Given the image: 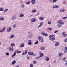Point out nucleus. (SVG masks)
Instances as JSON below:
<instances>
[{
	"mask_svg": "<svg viewBox=\"0 0 67 67\" xmlns=\"http://www.w3.org/2000/svg\"><path fill=\"white\" fill-rule=\"evenodd\" d=\"M37 39H38V40H39V41L41 43H42L44 42L43 39L41 37H40V36H39L38 37Z\"/></svg>",
	"mask_w": 67,
	"mask_h": 67,
	"instance_id": "1",
	"label": "nucleus"
},
{
	"mask_svg": "<svg viewBox=\"0 0 67 67\" xmlns=\"http://www.w3.org/2000/svg\"><path fill=\"white\" fill-rule=\"evenodd\" d=\"M8 50H9L11 51H14V49H13V48L12 47H9V48H7Z\"/></svg>",
	"mask_w": 67,
	"mask_h": 67,
	"instance_id": "2",
	"label": "nucleus"
},
{
	"mask_svg": "<svg viewBox=\"0 0 67 67\" xmlns=\"http://www.w3.org/2000/svg\"><path fill=\"white\" fill-rule=\"evenodd\" d=\"M16 19V16L14 15L13 16H12V21H14Z\"/></svg>",
	"mask_w": 67,
	"mask_h": 67,
	"instance_id": "3",
	"label": "nucleus"
},
{
	"mask_svg": "<svg viewBox=\"0 0 67 67\" xmlns=\"http://www.w3.org/2000/svg\"><path fill=\"white\" fill-rule=\"evenodd\" d=\"M12 30V28L11 27H8L7 29V32H10V31H11Z\"/></svg>",
	"mask_w": 67,
	"mask_h": 67,
	"instance_id": "4",
	"label": "nucleus"
},
{
	"mask_svg": "<svg viewBox=\"0 0 67 67\" xmlns=\"http://www.w3.org/2000/svg\"><path fill=\"white\" fill-rule=\"evenodd\" d=\"M33 37V36L32 34H30L29 35L27 36V38H32Z\"/></svg>",
	"mask_w": 67,
	"mask_h": 67,
	"instance_id": "5",
	"label": "nucleus"
},
{
	"mask_svg": "<svg viewBox=\"0 0 67 67\" xmlns=\"http://www.w3.org/2000/svg\"><path fill=\"white\" fill-rule=\"evenodd\" d=\"M45 59L46 62H48L49 60V58L47 56H46L45 58Z\"/></svg>",
	"mask_w": 67,
	"mask_h": 67,
	"instance_id": "6",
	"label": "nucleus"
},
{
	"mask_svg": "<svg viewBox=\"0 0 67 67\" xmlns=\"http://www.w3.org/2000/svg\"><path fill=\"white\" fill-rule=\"evenodd\" d=\"M43 23L42 22L40 23V25L38 26V28H40V27H41V26H43Z\"/></svg>",
	"mask_w": 67,
	"mask_h": 67,
	"instance_id": "7",
	"label": "nucleus"
},
{
	"mask_svg": "<svg viewBox=\"0 0 67 67\" xmlns=\"http://www.w3.org/2000/svg\"><path fill=\"white\" fill-rule=\"evenodd\" d=\"M58 7H59L58 5H54L53 6L52 8L53 9H55V8H58Z\"/></svg>",
	"mask_w": 67,
	"mask_h": 67,
	"instance_id": "8",
	"label": "nucleus"
},
{
	"mask_svg": "<svg viewBox=\"0 0 67 67\" xmlns=\"http://www.w3.org/2000/svg\"><path fill=\"white\" fill-rule=\"evenodd\" d=\"M36 20L35 18H32L31 20L32 22H36Z\"/></svg>",
	"mask_w": 67,
	"mask_h": 67,
	"instance_id": "9",
	"label": "nucleus"
},
{
	"mask_svg": "<svg viewBox=\"0 0 67 67\" xmlns=\"http://www.w3.org/2000/svg\"><path fill=\"white\" fill-rule=\"evenodd\" d=\"M27 50H26L24 52H23L22 53V55H25L26 54H27Z\"/></svg>",
	"mask_w": 67,
	"mask_h": 67,
	"instance_id": "10",
	"label": "nucleus"
},
{
	"mask_svg": "<svg viewBox=\"0 0 67 67\" xmlns=\"http://www.w3.org/2000/svg\"><path fill=\"white\" fill-rule=\"evenodd\" d=\"M35 0H31V3L32 4H34L35 3Z\"/></svg>",
	"mask_w": 67,
	"mask_h": 67,
	"instance_id": "11",
	"label": "nucleus"
},
{
	"mask_svg": "<svg viewBox=\"0 0 67 67\" xmlns=\"http://www.w3.org/2000/svg\"><path fill=\"white\" fill-rule=\"evenodd\" d=\"M16 54V52L15 51L14 52V53L13 54V55L12 56V57H14L15 56V55Z\"/></svg>",
	"mask_w": 67,
	"mask_h": 67,
	"instance_id": "12",
	"label": "nucleus"
},
{
	"mask_svg": "<svg viewBox=\"0 0 67 67\" xmlns=\"http://www.w3.org/2000/svg\"><path fill=\"white\" fill-rule=\"evenodd\" d=\"M59 43L58 42H57L56 43H55V46H57L59 45Z\"/></svg>",
	"mask_w": 67,
	"mask_h": 67,
	"instance_id": "13",
	"label": "nucleus"
},
{
	"mask_svg": "<svg viewBox=\"0 0 67 67\" xmlns=\"http://www.w3.org/2000/svg\"><path fill=\"white\" fill-rule=\"evenodd\" d=\"M63 55V53L60 52L58 54L59 57H60L61 56H62Z\"/></svg>",
	"mask_w": 67,
	"mask_h": 67,
	"instance_id": "14",
	"label": "nucleus"
},
{
	"mask_svg": "<svg viewBox=\"0 0 67 67\" xmlns=\"http://www.w3.org/2000/svg\"><path fill=\"white\" fill-rule=\"evenodd\" d=\"M14 35H11L10 38L11 39H12V38H14Z\"/></svg>",
	"mask_w": 67,
	"mask_h": 67,
	"instance_id": "15",
	"label": "nucleus"
},
{
	"mask_svg": "<svg viewBox=\"0 0 67 67\" xmlns=\"http://www.w3.org/2000/svg\"><path fill=\"white\" fill-rule=\"evenodd\" d=\"M39 20H40L41 21H43L44 19V18L43 17H40L39 18Z\"/></svg>",
	"mask_w": 67,
	"mask_h": 67,
	"instance_id": "16",
	"label": "nucleus"
},
{
	"mask_svg": "<svg viewBox=\"0 0 67 67\" xmlns=\"http://www.w3.org/2000/svg\"><path fill=\"white\" fill-rule=\"evenodd\" d=\"M45 47H41L40 48V49L42 51L45 50Z\"/></svg>",
	"mask_w": 67,
	"mask_h": 67,
	"instance_id": "17",
	"label": "nucleus"
},
{
	"mask_svg": "<svg viewBox=\"0 0 67 67\" xmlns=\"http://www.w3.org/2000/svg\"><path fill=\"white\" fill-rule=\"evenodd\" d=\"M16 63V61L15 60H13L12 62V65H15V64Z\"/></svg>",
	"mask_w": 67,
	"mask_h": 67,
	"instance_id": "18",
	"label": "nucleus"
},
{
	"mask_svg": "<svg viewBox=\"0 0 67 67\" xmlns=\"http://www.w3.org/2000/svg\"><path fill=\"white\" fill-rule=\"evenodd\" d=\"M29 55H32L34 54V53L33 52H29Z\"/></svg>",
	"mask_w": 67,
	"mask_h": 67,
	"instance_id": "19",
	"label": "nucleus"
},
{
	"mask_svg": "<svg viewBox=\"0 0 67 67\" xmlns=\"http://www.w3.org/2000/svg\"><path fill=\"white\" fill-rule=\"evenodd\" d=\"M36 9H34L32 11H31V12H32V13H35V12H36Z\"/></svg>",
	"mask_w": 67,
	"mask_h": 67,
	"instance_id": "20",
	"label": "nucleus"
},
{
	"mask_svg": "<svg viewBox=\"0 0 67 67\" xmlns=\"http://www.w3.org/2000/svg\"><path fill=\"white\" fill-rule=\"evenodd\" d=\"M25 44L24 43H23L21 44L20 45V47H24Z\"/></svg>",
	"mask_w": 67,
	"mask_h": 67,
	"instance_id": "21",
	"label": "nucleus"
},
{
	"mask_svg": "<svg viewBox=\"0 0 67 67\" xmlns=\"http://www.w3.org/2000/svg\"><path fill=\"white\" fill-rule=\"evenodd\" d=\"M24 16V14H21L19 15L20 18H22Z\"/></svg>",
	"mask_w": 67,
	"mask_h": 67,
	"instance_id": "22",
	"label": "nucleus"
},
{
	"mask_svg": "<svg viewBox=\"0 0 67 67\" xmlns=\"http://www.w3.org/2000/svg\"><path fill=\"white\" fill-rule=\"evenodd\" d=\"M59 24H61L62 23V20H60L57 22Z\"/></svg>",
	"mask_w": 67,
	"mask_h": 67,
	"instance_id": "23",
	"label": "nucleus"
},
{
	"mask_svg": "<svg viewBox=\"0 0 67 67\" xmlns=\"http://www.w3.org/2000/svg\"><path fill=\"white\" fill-rule=\"evenodd\" d=\"M55 40V38L54 37H53L51 39H50L51 41H54Z\"/></svg>",
	"mask_w": 67,
	"mask_h": 67,
	"instance_id": "24",
	"label": "nucleus"
},
{
	"mask_svg": "<svg viewBox=\"0 0 67 67\" xmlns=\"http://www.w3.org/2000/svg\"><path fill=\"white\" fill-rule=\"evenodd\" d=\"M43 55H44V54H43L42 53H41L40 54V57H42V56H43Z\"/></svg>",
	"mask_w": 67,
	"mask_h": 67,
	"instance_id": "25",
	"label": "nucleus"
},
{
	"mask_svg": "<svg viewBox=\"0 0 67 67\" xmlns=\"http://www.w3.org/2000/svg\"><path fill=\"white\" fill-rule=\"evenodd\" d=\"M25 5H24V4H22L21 6V8H24V7H25Z\"/></svg>",
	"mask_w": 67,
	"mask_h": 67,
	"instance_id": "26",
	"label": "nucleus"
},
{
	"mask_svg": "<svg viewBox=\"0 0 67 67\" xmlns=\"http://www.w3.org/2000/svg\"><path fill=\"white\" fill-rule=\"evenodd\" d=\"M64 11H65V10H64V9H61L60 10V12H64Z\"/></svg>",
	"mask_w": 67,
	"mask_h": 67,
	"instance_id": "27",
	"label": "nucleus"
},
{
	"mask_svg": "<svg viewBox=\"0 0 67 67\" xmlns=\"http://www.w3.org/2000/svg\"><path fill=\"white\" fill-rule=\"evenodd\" d=\"M16 51L17 53H18V54H19L21 52V51H19L18 49H17Z\"/></svg>",
	"mask_w": 67,
	"mask_h": 67,
	"instance_id": "28",
	"label": "nucleus"
},
{
	"mask_svg": "<svg viewBox=\"0 0 67 67\" xmlns=\"http://www.w3.org/2000/svg\"><path fill=\"white\" fill-rule=\"evenodd\" d=\"M13 28L15 29L16 27V24H15L13 25Z\"/></svg>",
	"mask_w": 67,
	"mask_h": 67,
	"instance_id": "29",
	"label": "nucleus"
},
{
	"mask_svg": "<svg viewBox=\"0 0 67 67\" xmlns=\"http://www.w3.org/2000/svg\"><path fill=\"white\" fill-rule=\"evenodd\" d=\"M10 45L12 46V47H13V46H15V45L14 43H11L10 44Z\"/></svg>",
	"mask_w": 67,
	"mask_h": 67,
	"instance_id": "30",
	"label": "nucleus"
},
{
	"mask_svg": "<svg viewBox=\"0 0 67 67\" xmlns=\"http://www.w3.org/2000/svg\"><path fill=\"white\" fill-rule=\"evenodd\" d=\"M0 11H4V10L3 8H0Z\"/></svg>",
	"mask_w": 67,
	"mask_h": 67,
	"instance_id": "31",
	"label": "nucleus"
},
{
	"mask_svg": "<svg viewBox=\"0 0 67 67\" xmlns=\"http://www.w3.org/2000/svg\"><path fill=\"white\" fill-rule=\"evenodd\" d=\"M4 20V18L3 17H1L0 18V21Z\"/></svg>",
	"mask_w": 67,
	"mask_h": 67,
	"instance_id": "32",
	"label": "nucleus"
},
{
	"mask_svg": "<svg viewBox=\"0 0 67 67\" xmlns=\"http://www.w3.org/2000/svg\"><path fill=\"white\" fill-rule=\"evenodd\" d=\"M33 63H31L30 64V67H33Z\"/></svg>",
	"mask_w": 67,
	"mask_h": 67,
	"instance_id": "33",
	"label": "nucleus"
},
{
	"mask_svg": "<svg viewBox=\"0 0 67 67\" xmlns=\"http://www.w3.org/2000/svg\"><path fill=\"white\" fill-rule=\"evenodd\" d=\"M67 36V35L66 34H65L63 35V36L64 37H66Z\"/></svg>",
	"mask_w": 67,
	"mask_h": 67,
	"instance_id": "34",
	"label": "nucleus"
},
{
	"mask_svg": "<svg viewBox=\"0 0 67 67\" xmlns=\"http://www.w3.org/2000/svg\"><path fill=\"white\" fill-rule=\"evenodd\" d=\"M28 45H32V42H29L28 43Z\"/></svg>",
	"mask_w": 67,
	"mask_h": 67,
	"instance_id": "35",
	"label": "nucleus"
},
{
	"mask_svg": "<svg viewBox=\"0 0 67 67\" xmlns=\"http://www.w3.org/2000/svg\"><path fill=\"white\" fill-rule=\"evenodd\" d=\"M64 42L65 43L67 42V38H66L65 40H64Z\"/></svg>",
	"mask_w": 67,
	"mask_h": 67,
	"instance_id": "36",
	"label": "nucleus"
},
{
	"mask_svg": "<svg viewBox=\"0 0 67 67\" xmlns=\"http://www.w3.org/2000/svg\"><path fill=\"white\" fill-rule=\"evenodd\" d=\"M42 35H45V33H44V32L42 31Z\"/></svg>",
	"mask_w": 67,
	"mask_h": 67,
	"instance_id": "37",
	"label": "nucleus"
},
{
	"mask_svg": "<svg viewBox=\"0 0 67 67\" xmlns=\"http://www.w3.org/2000/svg\"><path fill=\"white\" fill-rule=\"evenodd\" d=\"M38 41H37L35 43H34V44H38Z\"/></svg>",
	"mask_w": 67,
	"mask_h": 67,
	"instance_id": "38",
	"label": "nucleus"
},
{
	"mask_svg": "<svg viewBox=\"0 0 67 67\" xmlns=\"http://www.w3.org/2000/svg\"><path fill=\"white\" fill-rule=\"evenodd\" d=\"M66 59V58H64L62 59V61H65V60Z\"/></svg>",
	"mask_w": 67,
	"mask_h": 67,
	"instance_id": "39",
	"label": "nucleus"
},
{
	"mask_svg": "<svg viewBox=\"0 0 67 67\" xmlns=\"http://www.w3.org/2000/svg\"><path fill=\"white\" fill-rule=\"evenodd\" d=\"M30 3V1H29L26 3V4H29Z\"/></svg>",
	"mask_w": 67,
	"mask_h": 67,
	"instance_id": "40",
	"label": "nucleus"
},
{
	"mask_svg": "<svg viewBox=\"0 0 67 67\" xmlns=\"http://www.w3.org/2000/svg\"><path fill=\"white\" fill-rule=\"evenodd\" d=\"M57 0H53L52 2L53 3H54L55 2H56L57 1Z\"/></svg>",
	"mask_w": 67,
	"mask_h": 67,
	"instance_id": "41",
	"label": "nucleus"
},
{
	"mask_svg": "<svg viewBox=\"0 0 67 67\" xmlns=\"http://www.w3.org/2000/svg\"><path fill=\"white\" fill-rule=\"evenodd\" d=\"M33 63L34 64H36V61H34L33 62Z\"/></svg>",
	"mask_w": 67,
	"mask_h": 67,
	"instance_id": "42",
	"label": "nucleus"
},
{
	"mask_svg": "<svg viewBox=\"0 0 67 67\" xmlns=\"http://www.w3.org/2000/svg\"><path fill=\"white\" fill-rule=\"evenodd\" d=\"M48 24H49V25L51 24H52V23H51V21H49L48 22Z\"/></svg>",
	"mask_w": 67,
	"mask_h": 67,
	"instance_id": "43",
	"label": "nucleus"
},
{
	"mask_svg": "<svg viewBox=\"0 0 67 67\" xmlns=\"http://www.w3.org/2000/svg\"><path fill=\"white\" fill-rule=\"evenodd\" d=\"M39 58H40V57H36L35 59H38Z\"/></svg>",
	"mask_w": 67,
	"mask_h": 67,
	"instance_id": "44",
	"label": "nucleus"
},
{
	"mask_svg": "<svg viewBox=\"0 0 67 67\" xmlns=\"http://www.w3.org/2000/svg\"><path fill=\"white\" fill-rule=\"evenodd\" d=\"M44 36H48V34L46 33H45V34H44Z\"/></svg>",
	"mask_w": 67,
	"mask_h": 67,
	"instance_id": "45",
	"label": "nucleus"
},
{
	"mask_svg": "<svg viewBox=\"0 0 67 67\" xmlns=\"http://www.w3.org/2000/svg\"><path fill=\"white\" fill-rule=\"evenodd\" d=\"M9 53L7 52L6 53V55L7 56H9Z\"/></svg>",
	"mask_w": 67,
	"mask_h": 67,
	"instance_id": "46",
	"label": "nucleus"
},
{
	"mask_svg": "<svg viewBox=\"0 0 67 67\" xmlns=\"http://www.w3.org/2000/svg\"><path fill=\"white\" fill-rule=\"evenodd\" d=\"M58 27H61L62 26V25H60V24H58Z\"/></svg>",
	"mask_w": 67,
	"mask_h": 67,
	"instance_id": "47",
	"label": "nucleus"
},
{
	"mask_svg": "<svg viewBox=\"0 0 67 67\" xmlns=\"http://www.w3.org/2000/svg\"><path fill=\"white\" fill-rule=\"evenodd\" d=\"M67 18V17H65L64 18H63V20H65V19H66V18Z\"/></svg>",
	"mask_w": 67,
	"mask_h": 67,
	"instance_id": "48",
	"label": "nucleus"
},
{
	"mask_svg": "<svg viewBox=\"0 0 67 67\" xmlns=\"http://www.w3.org/2000/svg\"><path fill=\"white\" fill-rule=\"evenodd\" d=\"M67 50H64V53H65V54H66V53H67Z\"/></svg>",
	"mask_w": 67,
	"mask_h": 67,
	"instance_id": "49",
	"label": "nucleus"
},
{
	"mask_svg": "<svg viewBox=\"0 0 67 67\" xmlns=\"http://www.w3.org/2000/svg\"><path fill=\"white\" fill-rule=\"evenodd\" d=\"M8 11V9H5L4 11V12H6V11Z\"/></svg>",
	"mask_w": 67,
	"mask_h": 67,
	"instance_id": "50",
	"label": "nucleus"
},
{
	"mask_svg": "<svg viewBox=\"0 0 67 67\" xmlns=\"http://www.w3.org/2000/svg\"><path fill=\"white\" fill-rule=\"evenodd\" d=\"M58 32V30H57L54 32V33H56L57 32Z\"/></svg>",
	"mask_w": 67,
	"mask_h": 67,
	"instance_id": "51",
	"label": "nucleus"
},
{
	"mask_svg": "<svg viewBox=\"0 0 67 67\" xmlns=\"http://www.w3.org/2000/svg\"><path fill=\"white\" fill-rule=\"evenodd\" d=\"M5 27H4L3 28V29H2V30H3V31H4V30H5Z\"/></svg>",
	"mask_w": 67,
	"mask_h": 67,
	"instance_id": "52",
	"label": "nucleus"
},
{
	"mask_svg": "<svg viewBox=\"0 0 67 67\" xmlns=\"http://www.w3.org/2000/svg\"><path fill=\"white\" fill-rule=\"evenodd\" d=\"M65 34V32H63L62 33V34H63V35Z\"/></svg>",
	"mask_w": 67,
	"mask_h": 67,
	"instance_id": "53",
	"label": "nucleus"
},
{
	"mask_svg": "<svg viewBox=\"0 0 67 67\" xmlns=\"http://www.w3.org/2000/svg\"><path fill=\"white\" fill-rule=\"evenodd\" d=\"M36 56V54H33V56Z\"/></svg>",
	"mask_w": 67,
	"mask_h": 67,
	"instance_id": "54",
	"label": "nucleus"
},
{
	"mask_svg": "<svg viewBox=\"0 0 67 67\" xmlns=\"http://www.w3.org/2000/svg\"><path fill=\"white\" fill-rule=\"evenodd\" d=\"M64 49H65V50L67 51V47H65V48Z\"/></svg>",
	"mask_w": 67,
	"mask_h": 67,
	"instance_id": "55",
	"label": "nucleus"
},
{
	"mask_svg": "<svg viewBox=\"0 0 67 67\" xmlns=\"http://www.w3.org/2000/svg\"><path fill=\"white\" fill-rule=\"evenodd\" d=\"M53 0H49V1L50 2H52V1H53Z\"/></svg>",
	"mask_w": 67,
	"mask_h": 67,
	"instance_id": "56",
	"label": "nucleus"
},
{
	"mask_svg": "<svg viewBox=\"0 0 67 67\" xmlns=\"http://www.w3.org/2000/svg\"><path fill=\"white\" fill-rule=\"evenodd\" d=\"M63 24H64V23L63 22L62 23H61L60 25H63Z\"/></svg>",
	"mask_w": 67,
	"mask_h": 67,
	"instance_id": "57",
	"label": "nucleus"
},
{
	"mask_svg": "<svg viewBox=\"0 0 67 67\" xmlns=\"http://www.w3.org/2000/svg\"><path fill=\"white\" fill-rule=\"evenodd\" d=\"M53 36H54V37H55V35H51V37H53Z\"/></svg>",
	"mask_w": 67,
	"mask_h": 67,
	"instance_id": "58",
	"label": "nucleus"
},
{
	"mask_svg": "<svg viewBox=\"0 0 67 67\" xmlns=\"http://www.w3.org/2000/svg\"><path fill=\"white\" fill-rule=\"evenodd\" d=\"M3 30H0V32H3Z\"/></svg>",
	"mask_w": 67,
	"mask_h": 67,
	"instance_id": "59",
	"label": "nucleus"
},
{
	"mask_svg": "<svg viewBox=\"0 0 67 67\" xmlns=\"http://www.w3.org/2000/svg\"><path fill=\"white\" fill-rule=\"evenodd\" d=\"M23 2V1H20V4H21V3H22Z\"/></svg>",
	"mask_w": 67,
	"mask_h": 67,
	"instance_id": "60",
	"label": "nucleus"
},
{
	"mask_svg": "<svg viewBox=\"0 0 67 67\" xmlns=\"http://www.w3.org/2000/svg\"><path fill=\"white\" fill-rule=\"evenodd\" d=\"M32 42V40H29V42Z\"/></svg>",
	"mask_w": 67,
	"mask_h": 67,
	"instance_id": "61",
	"label": "nucleus"
},
{
	"mask_svg": "<svg viewBox=\"0 0 67 67\" xmlns=\"http://www.w3.org/2000/svg\"><path fill=\"white\" fill-rule=\"evenodd\" d=\"M49 30L50 31H51V30H52V28H50L49 29Z\"/></svg>",
	"mask_w": 67,
	"mask_h": 67,
	"instance_id": "62",
	"label": "nucleus"
},
{
	"mask_svg": "<svg viewBox=\"0 0 67 67\" xmlns=\"http://www.w3.org/2000/svg\"><path fill=\"white\" fill-rule=\"evenodd\" d=\"M52 37H51V35L50 36H49V38H51H51Z\"/></svg>",
	"mask_w": 67,
	"mask_h": 67,
	"instance_id": "63",
	"label": "nucleus"
},
{
	"mask_svg": "<svg viewBox=\"0 0 67 67\" xmlns=\"http://www.w3.org/2000/svg\"><path fill=\"white\" fill-rule=\"evenodd\" d=\"M15 67H20L19 66H16Z\"/></svg>",
	"mask_w": 67,
	"mask_h": 67,
	"instance_id": "64",
	"label": "nucleus"
}]
</instances>
